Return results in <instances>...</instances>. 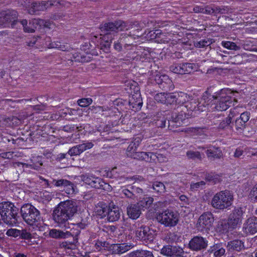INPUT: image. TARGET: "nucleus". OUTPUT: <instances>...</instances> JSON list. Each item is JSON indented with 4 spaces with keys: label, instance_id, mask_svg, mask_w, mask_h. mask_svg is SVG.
I'll list each match as a JSON object with an SVG mask.
<instances>
[{
    "label": "nucleus",
    "instance_id": "nucleus-38",
    "mask_svg": "<svg viewBox=\"0 0 257 257\" xmlns=\"http://www.w3.org/2000/svg\"><path fill=\"white\" fill-rule=\"evenodd\" d=\"M43 180L45 182V184L48 187L50 188H52L53 187L63 188L65 183H67L68 182V180L63 179L56 180L53 178H51L50 180L44 179Z\"/></svg>",
    "mask_w": 257,
    "mask_h": 257
},
{
    "label": "nucleus",
    "instance_id": "nucleus-44",
    "mask_svg": "<svg viewBox=\"0 0 257 257\" xmlns=\"http://www.w3.org/2000/svg\"><path fill=\"white\" fill-rule=\"evenodd\" d=\"M121 190L122 195L128 198H134L135 197V192L139 189L132 185H127L122 187Z\"/></svg>",
    "mask_w": 257,
    "mask_h": 257
},
{
    "label": "nucleus",
    "instance_id": "nucleus-2",
    "mask_svg": "<svg viewBox=\"0 0 257 257\" xmlns=\"http://www.w3.org/2000/svg\"><path fill=\"white\" fill-rule=\"evenodd\" d=\"M186 18L184 16H181L180 18L177 20V22H174L173 21H161L158 23V26L160 28H165L164 32L159 33V30H157L154 33L156 34V36L159 34L158 36L160 40H158V41L161 42V40L162 38H173V36L177 35L179 37H182L184 35H187V31L188 30H193V27L190 26L187 23L191 22L192 19L191 17L187 18V20L185 21ZM167 44V43H166Z\"/></svg>",
    "mask_w": 257,
    "mask_h": 257
},
{
    "label": "nucleus",
    "instance_id": "nucleus-61",
    "mask_svg": "<svg viewBox=\"0 0 257 257\" xmlns=\"http://www.w3.org/2000/svg\"><path fill=\"white\" fill-rule=\"evenodd\" d=\"M166 93L161 92L157 93L155 96V100L158 102L163 104H165V100H166Z\"/></svg>",
    "mask_w": 257,
    "mask_h": 257
},
{
    "label": "nucleus",
    "instance_id": "nucleus-25",
    "mask_svg": "<svg viewBox=\"0 0 257 257\" xmlns=\"http://www.w3.org/2000/svg\"><path fill=\"white\" fill-rule=\"evenodd\" d=\"M104 176H106L107 178L114 179L115 180L118 181V183L129 180H136L138 179L137 176H134L131 178L122 177V176L120 175V174L117 172L116 168H113L111 170H108L106 171Z\"/></svg>",
    "mask_w": 257,
    "mask_h": 257
},
{
    "label": "nucleus",
    "instance_id": "nucleus-31",
    "mask_svg": "<svg viewBox=\"0 0 257 257\" xmlns=\"http://www.w3.org/2000/svg\"><path fill=\"white\" fill-rule=\"evenodd\" d=\"M0 16H3V20H5V22L8 27L11 23H14L16 21L17 15L15 11L7 10L1 12Z\"/></svg>",
    "mask_w": 257,
    "mask_h": 257
},
{
    "label": "nucleus",
    "instance_id": "nucleus-6",
    "mask_svg": "<svg viewBox=\"0 0 257 257\" xmlns=\"http://www.w3.org/2000/svg\"><path fill=\"white\" fill-rule=\"evenodd\" d=\"M19 208L13 203L5 201L0 203L2 219L8 224L13 225L18 221Z\"/></svg>",
    "mask_w": 257,
    "mask_h": 257
},
{
    "label": "nucleus",
    "instance_id": "nucleus-35",
    "mask_svg": "<svg viewBox=\"0 0 257 257\" xmlns=\"http://www.w3.org/2000/svg\"><path fill=\"white\" fill-rule=\"evenodd\" d=\"M141 213V210L137 204H131L127 208V214L132 219H138Z\"/></svg>",
    "mask_w": 257,
    "mask_h": 257
},
{
    "label": "nucleus",
    "instance_id": "nucleus-33",
    "mask_svg": "<svg viewBox=\"0 0 257 257\" xmlns=\"http://www.w3.org/2000/svg\"><path fill=\"white\" fill-rule=\"evenodd\" d=\"M243 246L244 243L240 240L235 239L230 241L228 242L227 246L228 250V253H230V255L231 254L234 255V253H233V251H239L241 250Z\"/></svg>",
    "mask_w": 257,
    "mask_h": 257
},
{
    "label": "nucleus",
    "instance_id": "nucleus-26",
    "mask_svg": "<svg viewBox=\"0 0 257 257\" xmlns=\"http://www.w3.org/2000/svg\"><path fill=\"white\" fill-rule=\"evenodd\" d=\"M110 107L103 106L99 107V110H101V115L104 117H114L115 119H118L120 115V113L116 108L111 104H109Z\"/></svg>",
    "mask_w": 257,
    "mask_h": 257
},
{
    "label": "nucleus",
    "instance_id": "nucleus-3",
    "mask_svg": "<svg viewBox=\"0 0 257 257\" xmlns=\"http://www.w3.org/2000/svg\"><path fill=\"white\" fill-rule=\"evenodd\" d=\"M232 92L228 88H223L214 93L213 95L206 91L202 96L204 106H210L217 111H225L233 104L234 99Z\"/></svg>",
    "mask_w": 257,
    "mask_h": 257
},
{
    "label": "nucleus",
    "instance_id": "nucleus-21",
    "mask_svg": "<svg viewBox=\"0 0 257 257\" xmlns=\"http://www.w3.org/2000/svg\"><path fill=\"white\" fill-rule=\"evenodd\" d=\"M102 217L107 216V219L109 222H114L118 220L120 217V213L119 208L113 205L112 207H103L102 212L100 214Z\"/></svg>",
    "mask_w": 257,
    "mask_h": 257
},
{
    "label": "nucleus",
    "instance_id": "nucleus-47",
    "mask_svg": "<svg viewBox=\"0 0 257 257\" xmlns=\"http://www.w3.org/2000/svg\"><path fill=\"white\" fill-rule=\"evenodd\" d=\"M176 104L182 105L185 104V107H188L189 105L188 98L186 93L180 92L176 94Z\"/></svg>",
    "mask_w": 257,
    "mask_h": 257
},
{
    "label": "nucleus",
    "instance_id": "nucleus-1",
    "mask_svg": "<svg viewBox=\"0 0 257 257\" xmlns=\"http://www.w3.org/2000/svg\"><path fill=\"white\" fill-rule=\"evenodd\" d=\"M100 29L105 33L104 35H92L90 43H93L95 47L107 51L112 43L111 33L127 30V24L122 20H118L102 24L100 26Z\"/></svg>",
    "mask_w": 257,
    "mask_h": 257
},
{
    "label": "nucleus",
    "instance_id": "nucleus-52",
    "mask_svg": "<svg viewBox=\"0 0 257 257\" xmlns=\"http://www.w3.org/2000/svg\"><path fill=\"white\" fill-rule=\"evenodd\" d=\"M123 37L120 35L119 39L115 41L113 44L114 49L118 52L122 51L123 52L124 50V44L123 40Z\"/></svg>",
    "mask_w": 257,
    "mask_h": 257
},
{
    "label": "nucleus",
    "instance_id": "nucleus-48",
    "mask_svg": "<svg viewBox=\"0 0 257 257\" xmlns=\"http://www.w3.org/2000/svg\"><path fill=\"white\" fill-rule=\"evenodd\" d=\"M49 235L50 237L56 239H67L64 230L52 229L50 230Z\"/></svg>",
    "mask_w": 257,
    "mask_h": 257
},
{
    "label": "nucleus",
    "instance_id": "nucleus-42",
    "mask_svg": "<svg viewBox=\"0 0 257 257\" xmlns=\"http://www.w3.org/2000/svg\"><path fill=\"white\" fill-rule=\"evenodd\" d=\"M4 122L6 126L14 127L19 126L22 123V120L16 116H11L5 117Z\"/></svg>",
    "mask_w": 257,
    "mask_h": 257
},
{
    "label": "nucleus",
    "instance_id": "nucleus-29",
    "mask_svg": "<svg viewBox=\"0 0 257 257\" xmlns=\"http://www.w3.org/2000/svg\"><path fill=\"white\" fill-rule=\"evenodd\" d=\"M132 247L131 244L125 243L113 244L110 247V251L112 254H121L131 249Z\"/></svg>",
    "mask_w": 257,
    "mask_h": 257
},
{
    "label": "nucleus",
    "instance_id": "nucleus-49",
    "mask_svg": "<svg viewBox=\"0 0 257 257\" xmlns=\"http://www.w3.org/2000/svg\"><path fill=\"white\" fill-rule=\"evenodd\" d=\"M48 48H56L60 50L65 51L68 50V46L60 41H54L47 45Z\"/></svg>",
    "mask_w": 257,
    "mask_h": 257
},
{
    "label": "nucleus",
    "instance_id": "nucleus-19",
    "mask_svg": "<svg viewBox=\"0 0 257 257\" xmlns=\"http://www.w3.org/2000/svg\"><path fill=\"white\" fill-rule=\"evenodd\" d=\"M208 242L206 238L200 235H196L191 239L188 246L191 250L198 251L205 249L208 245Z\"/></svg>",
    "mask_w": 257,
    "mask_h": 257
},
{
    "label": "nucleus",
    "instance_id": "nucleus-5",
    "mask_svg": "<svg viewBox=\"0 0 257 257\" xmlns=\"http://www.w3.org/2000/svg\"><path fill=\"white\" fill-rule=\"evenodd\" d=\"M20 212L23 220L28 225L40 228L42 217L39 210L35 207L25 204L21 207Z\"/></svg>",
    "mask_w": 257,
    "mask_h": 257
},
{
    "label": "nucleus",
    "instance_id": "nucleus-59",
    "mask_svg": "<svg viewBox=\"0 0 257 257\" xmlns=\"http://www.w3.org/2000/svg\"><path fill=\"white\" fill-rule=\"evenodd\" d=\"M153 189L158 193L164 192L165 187L164 184L161 182H155L153 185Z\"/></svg>",
    "mask_w": 257,
    "mask_h": 257
},
{
    "label": "nucleus",
    "instance_id": "nucleus-27",
    "mask_svg": "<svg viewBox=\"0 0 257 257\" xmlns=\"http://www.w3.org/2000/svg\"><path fill=\"white\" fill-rule=\"evenodd\" d=\"M88 184L92 187L106 190L109 189V185L104 182L103 180L99 177H92L90 178Z\"/></svg>",
    "mask_w": 257,
    "mask_h": 257
},
{
    "label": "nucleus",
    "instance_id": "nucleus-11",
    "mask_svg": "<svg viewBox=\"0 0 257 257\" xmlns=\"http://www.w3.org/2000/svg\"><path fill=\"white\" fill-rule=\"evenodd\" d=\"M24 28V31L27 33H33L36 30H40L43 28H50L51 23L50 21L41 19H33L29 21L28 24L27 20L23 19L20 21Z\"/></svg>",
    "mask_w": 257,
    "mask_h": 257
},
{
    "label": "nucleus",
    "instance_id": "nucleus-4",
    "mask_svg": "<svg viewBox=\"0 0 257 257\" xmlns=\"http://www.w3.org/2000/svg\"><path fill=\"white\" fill-rule=\"evenodd\" d=\"M77 211V206L73 200H67L61 202L54 209L53 219L57 226L63 228L68 225V220L70 219Z\"/></svg>",
    "mask_w": 257,
    "mask_h": 257
},
{
    "label": "nucleus",
    "instance_id": "nucleus-64",
    "mask_svg": "<svg viewBox=\"0 0 257 257\" xmlns=\"http://www.w3.org/2000/svg\"><path fill=\"white\" fill-rule=\"evenodd\" d=\"M180 63H174L170 67L171 71L174 73L182 74V71L181 70Z\"/></svg>",
    "mask_w": 257,
    "mask_h": 257
},
{
    "label": "nucleus",
    "instance_id": "nucleus-58",
    "mask_svg": "<svg viewBox=\"0 0 257 257\" xmlns=\"http://www.w3.org/2000/svg\"><path fill=\"white\" fill-rule=\"evenodd\" d=\"M246 126V123H243L239 118H237L235 122V129L238 133L241 134L243 132Z\"/></svg>",
    "mask_w": 257,
    "mask_h": 257
},
{
    "label": "nucleus",
    "instance_id": "nucleus-13",
    "mask_svg": "<svg viewBox=\"0 0 257 257\" xmlns=\"http://www.w3.org/2000/svg\"><path fill=\"white\" fill-rule=\"evenodd\" d=\"M157 218L166 227H174L177 225L179 221L178 213L169 209L159 213Z\"/></svg>",
    "mask_w": 257,
    "mask_h": 257
},
{
    "label": "nucleus",
    "instance_id": "nucleus-8",
    "mask_svg": "<svg viewBox=\"0 0 257 257\" xmlns=\"http://www.w3.org/2000/svg\"><path fill=\"white\" fill-rule=\"evenodd\" d=\"M128 87L129 88L125 89L130 94L128 101V108L135 112L138 111L141 109L143 105L140 87L135 81L130 84V85L127 86V87Z\"/></svg>",
    "mask_w": 257,
    "mask_h": 257
},
{
    "label": "nucleus",
    "instance_id": "nucleus-62",
    "mask_svg": "<svg viewBox=\"0 0 257 257\" xmlns=\"http://www.w3.org/2000/svg\"><path fill=\"white\" fill-rule=\"evenodd\" d=\"M205 185V183L203 181L196 183H191L190 184V189L192 191H197L199 189H202L203 187Z\"/></svg>",
    "mask_w": 257,
    "mask_h": 257
},
{
    "label": "nucleus",
    "instance_id": "nucleus-20",
    "mask_svg": "<svg viewBox=\"0 0 257 257\" xmlns=\"http://www.w3.org/2000/svg\"><path fill=\"white\" fill-rule=\"evenodd\" d=\"M155 81L162 90L168 91L172 90L174 88V85L172 80L165 74L156 75Z\"/></svg>",
    "mask_w": 257,
    "mask_h": 257
},
{
    "label": "nucleus",
    "instance_id": "nucleus-15",
    "mask_svg": "<svg viewBox=\"0 0 257 257\" xmlns=\"http://www.w3.org/2000/svg\"><path fill=\"white\" fill-rule=\"evenodd\" d=\"M132 158L135 159L144 160L146 162H155L157 160L160 162H164L166 158L162 155L158 153V152H150L148 151L137 152L132 155Z\"/></svg>",
    "mask_w": 257,
    "mask_h": 257
},
{
    "label": "nucleus",
    "instance_id": "nucleus-24",
    "mask_svg": "<svg viewBox=\"0 0 257 257\" xmlns=\"http://www.w3.org/2000/svg\"><path fill=\"white\" fill-rule=\"evenodd\" d=\"M93 146L92 142H87L71 148L68 153L71 156L79 155L85 151L91 149Z\"/></svg>",
    "mask_w": 257,
    "mask_h": 257
},
{
    "label": "nucleus",
    "instance_id": "nucleus-10",
    "mask_svg": "<svg viewBox=\"0 0 257 257\" xmlns=\"http://www.w3.org/2000/svg\"><path fill=\"white\" fill-rule=\"evenodd\" d=\"M77 228L78 227L74 224H69V222L68 225L63 227L67 240L61 243V245L62 247L71 249L76 248L80 233V231H79Z\"/></svg>",
    "mask_w": 257,
    "mask_h": 257
},
{
    "label": "nucleus",
    "instance_id": "nucleus-54",
    "mask_svg": "<svg viewBox=\"0 0 257 257\" xmlns=\"http://www.w3.org/2000/svg\"><path fill=\"white\" fill-rule=\"evenodd\" d=\"M205 180L206 181L216 184L219 181V176L214 173L211 172L206 173L205 175Z\"/></svg>",
    "mask_w": 257,
    "mask_h": 257
},
{
    "label": "nucleus",
    "instance_id": "nucleus-14",
    "mask_svg": "<svg viewBox=\"0 0 257 257\" xmlns=\"http://www.w3.org/2000/svg\"><path fill=\"white\" fill-rule=\"evenodd\" d=\"M156 234L155 231L147 226H141L136 230V237L144 244L153 243Z\"/></svg>",
    "mask_w": 257,
    "mask_h": 257
},
{
    "label": "nucleus",
    "instance_id": "nucleus-63",
    "mask_svg": "<svg viewBox=\"0 0 257 257\" xmlns=\"http://www.w3.org/2000/svg\"><path fill=\"white\" fill-rule=\"evenodd\" d=\"M241 108V107L238 106L234 107L231 108L228 116L230 117V119L232 120V117H235L237 115L240 114V113H241V111H240Z\"/></svg>",
    "mask_w": 257,
    "mask_h": 257
},
{
    "label": "nucleus",
    "instance_id": "nucleus-30",
    "mask_svg": "<svg viewBox=\"0 0 257 257\" xmlns=\"http://www.w3.org/2000/svg\"><path fill=\"white\" fill-rule=\"evenodd\" d=\"M208 251L209 254H212L214 257H222L225 253L224 245L222 243H216L210 246Z\"/></svg>",
    "mask_w": 257,
    "mask_h": 257
},
{
    "label": "nucleus",
    "instance_id": "nucleus-53",
    "mask_svg": "<svg viewBox=\"0 0 257 257\" xmlns=\"http://www.w3.org/2000/svg\"><path fill=\"white\" fill-rule=\"evenodd\" d=\"M121 36L123 37V40L124 44V49L135 45L133 44L134 39L131 35L121 34Z\"/></svg>",
    "mask_w": 257,
    "mask_h": 257
},
{
    "label": "nucleus",
    "instance_id": "nucleus-12",
    "mask_svg": "<svg viewBox=\"0 0 257 257\" xmlns=\"http://www.w3.org/2000/svg\"><path fill=\"white\" fill-rule=\"evenodd\" d=\"M26 119L27 122L26 126L32 132L44 131V127L46 126L47 123L46 120L44 119V116L39 113H33Z\"/></svg>",
    "mask_w": 257,
    "mask_h": 257
},
{
    "label": "nucleus",
    "instance_id": "nucleus-51",
    "mask_svg": "<svg viewBox=\"0 0 257 257\" xmlns=\"http://www.w3.org/2000/svg\"><path fill=\"white\" fill-rule=\"evenodd\" d=\"M186 156L188 159L194 161H201L202 160V154L198 151H188Z\"/></svg>",
    "mask_w": 257,
    "mask_h": 257
},
{
    "label": "nucleus",
    "instance_id": "nucleus-37",
    "mask_svg": "<svg viewBox=\"0 0 257 257\" xmlns=\"http://www.w3.org/2000/svg\"><path fill=\"white\" fill-rule=\"evenodd\" d=\"M256 217L248 218L244 224V228L246 232L253 234L257 232V222H255Z\"/></svg>",
    "mask_w": 257,
    "mask_h": 257
},
{
    "label": "nucleus",
    "instance_id": "nucleus-16",
    "mask_svg": "<svg viewBox=\"0 0 257 257\" xmlns=\"http://www.w3.org/2000/svg\"><path fill=\"white\" fill-rule=\"evenodd\" d=\"M214 221L213 214L210 212H205L198 218L197 226L202 231H208Z\"/></svg>",
    "mask_w": 257,
    "mask_h": 257
},
{
    "label": "nucleus",
    "instance_id": "nucleus-46",
    "mask_svg": "<svg viewBox=\"0 0 257 257\" xmlns=\"http://www.w3.org/2000/svg\"><path fill=\"white\" fill-rule=\"evenodd\" d=\"M153 201L154 199L152 197H145L141 199L137 204L139 206L141 210H144L145 209L149 208L153 203Z\"/></svg>",
    "mask_w": 257,
    "mask_h": 257
},
{
    "label": "nucleus",
    "instance_id": "nucleus-57",
    "mask_svg": "<svg viewBox=\"0 0 257 257\" xmlns=\"http://www.w3.org/2000/svg\"><path fill=\"white\" fill-rule=\"evenodd\" d=\"M166 98L165 104H176V94L174 93H166Z\"/></svg>",
    "mask_w": 257,
    "mask_h": 257
},
{
    "label": "nucleus",
    "instance_id": "nucleus-22",
    "mask_svg": "<svg viewBox=\"0 0 257 257\" xmlns=\"http://www.w3.org/2000/svg\"><path fill=\"white\" fill-rule=\"evenodd\" d=\"M162 254L170 257H184L185 254L182 248L178 246L166 245L161 250Z\"/></svg>",
    "mask_w": 257,
    "mask_h": 257
},
{
    "label": "nucleus",
    "instance_id": "nucleus-17",
    "mask_svg": "<svg viewBox=\"0 0 257 257\" xmlns=\"http://www.w3.org/2000/svg\"><path fill=\"white\" fill-rule=\"evenodd\" d=\"M244 207H235L229 216L227 220L228 227L235 228L237 225L241 223L243 214L245 212Z\"/></svg>",
    "mask_w": 257,
    "mask_h": 257
},
{
    "label": "nucleus",
    "instance_id": "nucleus-60",
    "mask_svg": "<svg viewBox=\"0 0 257 257\" xmlns=\"http://www.w3.org/2000/svg\"><path fill=\"white\" fill-rule=\"evenodd\" d=\"M92 102V99L91 98H83L78 100V105L82 107L89 106Z\"/></svg>",
    "mask_w": 257,
    "mask_h": 257
},
{
    "label": "nucleus",
    "instance_id": "nucleus-50",
    "mask_svg": "<svg viewBox=\"0 0 257 257\" xmlns=\"http://www.w3.org/2000/svg\"><path fill=\"white\" fill-rule=\"evenodd\" d=\"M212 43L211 40L208 38L201 39L199 41H194V45L197 48H204L209 46Z\"/></svg>",
    "mask_w": 257,
    "mask_h": 257
},
{
    "label": "nucleus",
    "instance_id": "nucleus-9",
    "mask_svg": "<svg viewBox=\"0 0 257 257\" xmlns=\"http://www.w3.org/2000/svg\"><path fill=\"white\" fill-rule=\"evenodd\" d=\"M233 199V195L229 191H221L214 195L211 200V205L215 209L224 210L232 205Z\"/></svg>",
    "mask_w": 257,
    "mask_h": 257
},
{
    "label": "nucleus",
    "instance_id": "nucleus-39",
    "mask_svg": "<svg viewBox=\"0 0 257 257\" xmlns=\"http://www.w3.org/2000/svg\"><path fill=\"white\" fill-rule=\"evenodd\" d=\"M158 142L159 140H153L152 141V140H150L149 141L147 142L143 149L150 152L155 150H161L163 148L162 143H159Z\"/></svg>",
    "mask_w": 257,
    "mask_h": 257
},
{
    "label": "nucleus",
    "instance_id": "nucleus-41",
    "mask_svg": "<svg viewBox=\"0 0 257 257\" xmlns=\"http://www.w3.org/2000/svg\"><path fill=\"white\" fill-rule=\"evenodd\" d=\"M172 119V120L170 121V123H172L173 125L176 126H180L184 123L186 120V115L184 112L181 111L177 114H173Z\"/></svg>",
    "mask_w": 257,
    "mask_h": 257
},
{
    "label": "nucleus",
    "instance_id": "nucleus-43",
    "mask_svg": "<svg viewBox=\"0 0 257 257\" xmlns=\"http://www.w3.org/2000/svg\"><path fill=\"white\" fill-rule=\"evenodd\" d=\"M203 14L216 16L218 14H223L225 10L219 7L212 8L209 6H203Z\"/></svg>",
    "mask_w": 257,
    "mask_h": 257
},
{
    "label": "nucleus",
    "instance_id": "nucleus-18",
    "mask_svg": "<svg viewBox=\"0 0 257 257\" xmlns=\"http://www.w3.org/2000/svg\"><path fill=\"white\" fill-rule=\"evenodd\" d=\"M53 5L52 1H34L31 3L28 12L31 15H39L40 12L46 10Z\"/></svg>",
    "mask_w": 257,
    "mask_h": 257
},
{
    "label": "nucleus",
    "instance_id": "nucleus-55",
    "mask_svg": "<svg viewBox=\"0 0 257 257\" xmlns=\"http://www.w3.org/2000/svg\"><path fill=\"white\" fill-rule=\"evenodd\" d=\"M222 46L227 49L232 50H238L239 49V46H237L236 43L230 41H223L221 43Z\"/></svg>",
    "mask_w": 257,
    "mask_h": 257
},
{
    "label": "nucleus",
    "instance_id": "nucleus-34",
    "mask_svg": "<svg viewBox=\"0 0 257 257\" xmlns=\"http://www.w3.org/2000/svg\"><path fill=\"white\" fill-rule=\"evenodd\" d=\"M139 46L136 45L124 49L123 54L125 55L126 60L136 61Z\"/></svg>",
    "mask_w": 257,
    "mask_h": 257
},
{
    "label": "nucleus",
    "instance_id": "nucleus-36",
    "mask_svg": "<svg viewBox=\"0 0 257 257\" xmlns=\"http://www.w3.org/2000/svg\"><path fill=\"white\" fill-rule=\"evenodd\" d=\"M111 104L116 108V110H118L120 114L122 111H126V109H129L128 108V101L122 98H118L115 99L111 103Z\"/></svg>",
    "mask_w": 257,
    "mask_h": 257
},
{
    "label": "nucleus",
    "instance_id": "nucleus-7",
    "mask_svg": "<svg viewBox=\"0 0 257 257\" xmlns=\"http://www.w3.org/2000/svg\"><path fill=\"white\" fill-rule=\"evenodd\" d=\"M161 41L162 43H167L168 52L177 57L182 53L181 51L183 50H187L192 48L191 42L190 40L184 41L183 39H176L167 37L162 38Z\"/></svg>",
    "mask_w": 257,
    "mask_h": 257
},
{
    "label": "nucleus",
    "instance_id": "nucleus-56",
    "mask_svg": "<svg viewBox=\"0 0 257 257\" xmlns=\"http://www.w3.org/2000/svg\"><path fill=\"white\" fill-rule=\"evenodd\" d=\"M63 188L68 195H72L75 192L74 184L70 181H68L67 183H65Z\"/></svg>",
    "mask_w": 257,
    "mask_h": 257
},
{
    "label": "nucleus",
    "instance_id": "nucleus-28",
    "mask_svg": "<svg viewBox=\"0 0 257 257\" xmlns=\"http://www.w3.org/2000/svg\"><path fill=\"white\" fill-rule=\"evenodd\" d=\"M166 112L163 113L159 112L155 116L154 121L155 125L158 127L164 128L166 126L167 120H168V128L171 130L170 125V120H168L167 117L165 116Z\"/></svg>",
    "mask_w": 257,
    "mask_h": 257
},
{
    "label": "nucleus",
    "instance_id": "nucleus-40",
    "mask_svg": "<svg viewBox=\"0 0 257 257\" xmlns=\"http://www.w3.org/2000/svg\"><path fill=\"white\" fill-rule=\"evenodd\" d=\"M126 257H154V255L152 251L138 249L128 253Z\"/></svg>",
    "mask_w": 257,
    "mask_h": 257
},
{
    "label": "nucleus",
    "instance_id": "nucleus-45",
    "mask_svg": "<svg viewBox=\"0 0 257 257\" xmlns=\"http://www.w3.org/2000/svg\"><path fill=\"white\" fill-rule=\"evenodd\" d=\"M138 54L139 55H137L136 61H141L143 62L150 60V53L144 49L142 48L141 47H139Z\"/></svg>",
    "mask_w": 257,
    "mask_h": 257
},
{
    "label": "nucleus",
    "instance_id": "nucleus-32",
    "mask_svg": "<svg viewBox=\"0 0 257 257\" xmlns=\"http://www.w3.org/2000/svg\"><path fill=\"white\" fill-rule=\"evenodd\" d=\"M207 157L212 160L220 159L223 157V153L219 147L212 146L205 152Z\"/></svg>",
    "mask_w": 257,
    "mask_h": 257
},
{
    "label": "nucleus",
    "instance_id": "nucleus-23",
    "mask_svg": "<svg viewBox=\"0 0 257 257\" xmlns=\"http://www.w3.org/2000/svg\"><path fill=\"white\" fill-rule=\"evenodd\" d=\"M144 138V136L142 133L136 136L133 138V140L130 143L126 149V154L128 157L132 158V155L135 153H137V149Z\"/></svg>",
    "mask_w": 257,
    "mask_h": 257
}]
</instances>
